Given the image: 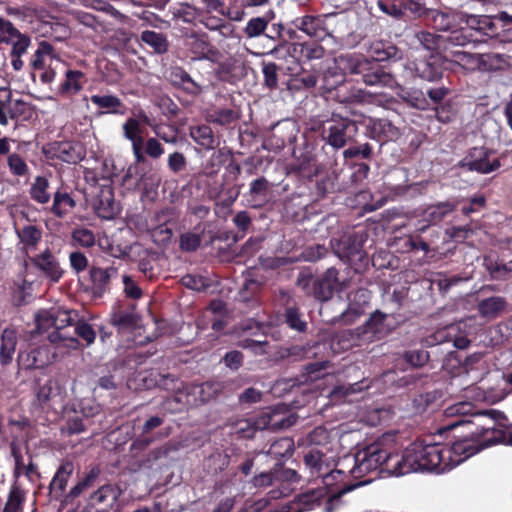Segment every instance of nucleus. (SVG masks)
I'll use <instances>...</instances> for the list:
<instances>
[{
	"label": "nucleus",
	"instance_id": "obj_5",
	"mask_svg": "<svg viewBox=\"0 0 512 512\" xmlns=\"http://www.w3.org/2000/svg\"><path fill=\"white\" fill-rule=\"evenodd\" d=\"M357 133L358 126L354 120L336 113L324 122L322 130L323 139L335 149H341L353 141Z\"/></svg>",
	"mask_w": 512,
	"mask_h": 512
},
{
	"label": "nucleus",
	"instance_id": "obj_3",
	"mask_svg": "<svg viewBox=\"0 0 512 512\" xmlns=\"http://www.w3.org/2000/svg\"><path fill=\"white\" fill-rule=\"evenodd\" d=\"M369 53L371 58L356 54L341 57L344 69L351 74L361 76L362 81L368 86L391 90L399 88L395 77L379 64L381 61L398 58L397 47L377 41L370 45Z\"/></svg>",
	"mask_w": 512,
	"mask_h": 512
},
{
	"label": "nucleus",
	"instance_id": "obj_8",
	"mask_svg": "<svg viewBox=\"0 0 512 512\" xmlns=\"http://www.w3.org/2000/svg\"><path fill=\"white\" fill-rule=\"evenodd\" d=\"M363 236L357 233H345L337 239H332L330 244L336 256L340 259L352 260L361 258L363 251Z\"/></svg>",
	"mask_w": 512,
	"mask_h": 512
},
{
	"label": "nucleus",
	"instance_id": "obj_29",
	"mask_svg": "<svg viewBox=\"0 0 512 512\" xmlns=\"http://www.w3.org/2000/svg\"><path fill=\"white\" fill-rule=\"evenodd\" d=\"M426 17L430 21V24L433 26V28L438 31H448L453 26L454 16L450 12L438 9H430Z\"/></svg>",
	"mask_w": 512,
	"mask_h": 512
},
{
	"label": "nucleus",
	"instance_id": "obj_26",
	"mask_svg": "<svg viewBox=\"0 0 512 512\" xmlns=\"http://www.w3.org/2000/svg\"><path fill=\"white\" fill-rule=\"evenodd\" d=\"M121 494L122 491L118 486L106 484L95 491L92 494L91 499L97 504H104L108 507H112L114 503L118 501Z\"/></svg>",
	"mask_w": 512,
	"mask_h": 512
},
{
	"label": "nucleus",
	"instance_id": "obj_24",
	"mask_svg": "<svg viewBox=\"0 0 512 512\" xmlns=\"http://www.w3.org/2000/svg\"><path fill=\"white\" fill-rule=\"evenodd\" d=\"M16 233L23 248L27 251L35 250L42 239V230L32 224L17 228Z\"/></svg>",
	"mask_w": 512,
	"mask_h": 512
},
{
	"label": "nucleus",
	"instance_id": "obj_12",
	"mask_svg": "<svg viewBox=\"0 0 512 512\" xmlns=\"http://www.w3.org/2000/svg\"><path fill=\"white\" fill-rule=\"evenodd\" d=\"M295 423L294 416H283L277 411L263 412L261 415L252 419V425L255 432L258 430H279L292 426Z\"/></svg>",
	"mask_w": 512,
	"mask_h": 512
},
{
	"label": "nucleus",
	"instance_id": "obj_50",
	"mask_svg": "<svg viewBox=\"0 0 512 512\" xmlns=\"http://www.w3.org/2000/svg\"><path fill=\"white\" fill-rule=\"evenodd\" d=\"M437 396L434 392H427L416 396L412 401L413 410L417 414H422L432 405Z\"/></svg>",
	"mask_w": 512,
	"mask_h": 512
},
{
	"label": "nucleus",
	"instance_id": "obj_61",
	"mask_svg": "<svg viewBox=\"0 0 512 512\" xmlns=\"http://www.w3.org/2000/svg\"><path fill=\"white\" fill-rule=\"evenodd\" d=\"M72 238L83 247H91L95 243V236L93 232L85 228L74 230Z\"/></svg>",
	"mask_w": 512,
	"mask_h": 512
},
{
	"label": "nucleus",
	"instance_id": "obj_52",
	"mask_svg": "<svg viewBox=\"0 0 512 512\" xmlns=\"http://www.w3.org/2000/svg\"><path fill=\"white\" fill-rule=\"evenodd\" d=\"M237 118V113L232 109H218L209 115V121L219 125L230 124Z\"/></svg>",
	"mask_w": 512,
	"mask_h": 512
},
{
	"label": "nucleus",
	"instance_id": "obj_15",
	"mask_svg": "<svg viewBox=\"0 0 512 512\" xmlns=\"http://www.w3.org/2000/svg\"><path fill=\"white\" fill-rule=\"evenodd\" d=\"M226 388L224 382L208 381L199 385H192L189 394L195 396L193 405H203L217 398Z\"/></svg>",
	"mask_w": 512,
	"mask_h": 512
},
{
	"label": "nucleus",
	"instance_id": "obj_62",
	"mask_svg": "<svg viewBox=\"0 0 512 512\" xmlns=\"http://www.w3.org/2000/svg\"><path fill=\"white\" fill-rule=\"evenodd\" d=\"M7 162L11 172L14 175L23 176L28 171L25 161L17 154L9 155Z\"/></svg>",
	"mask_w": 512,
	"mask_h": 512
},
{
	"label": "nucleus",
	"instance_id": "obj_39",
	"mask_svg": "<svg viewBox=\"0 0 512 512\" xmlns=\"http://www.w3.org/2000/svg\"><path fill=\"white\" fill-rule=\"evenodd\" d=\"M174 82L182 87V89L192 95H198L202 92V87L184 70L178 69L173 73Z\"/></svg>",
	"mask_w": 512,
	"mask_h": 512
},
{
	"label": "nucleus",
	"instance_id": "obj_45",
	"mask_svg": "<svg viewBox=\"0 0 512 512\" xmlns=\"http://www.w3.org/2000/svg\"><path fill=\"white\" fill-rule=\"evenodd\" d=\"M316 279L313 277L312 273L309 270H302L299 272L296 285L299 287L306 295L314 297V291H316Z\"/></svg>",
	"mask_w": 512,
	"mask_h": 512
},
{
	"label": "nucleus",
	"instance_id": "obj_27",
	"mask_svg": "<svg viewBox=\"0 0 512 512\" xmlns=\"http://www.w3.org/2000/svg\"><path fill=\"white\" fill-rule=\"evenodd\" d=\"M506 301L502 297L494 296L481 300L478 303L479 314L487 319L496 318L505 308Z\"/></svg>",
	"mask_w": 512,
	"mask_h": 512
},
{
	"label": "nucleus",
	"instance_id": "obj_37",
	"mask_svg": "<svg viewBox=\"0 0 512 512\" xmlns=\"http://www.w3.org/2000/svg\"><path fill=\"white\" fill-rule=\"evenodd\" d=\"M24 500L25 491L20 486L13 485L10 489L4 512H21Z\"/></svg>",
	"mask_w": 512,
	"mask_h": 512
},
{
	"label": "nucleus",
	"instance_id": "obj_63",
	"mask_svg": "<svg viewBox=\"0 0 512 512\" xmlns=\"http://www.w3.org/2000/svg\"><path fill=\"white\" fill-rule=\"evenodd\" d=\"M167 164L173 173H179L186 168V157L181 152H174L168 156Z\"/></svg>",
	"mask_w": 512,
	"mask_h": 512
},
{
	"label": "nucleus",
	"instance_id": "obj_6",
	"mask_svg": "<svg viewBox=\"0 0 512 512\" xmlns=\"http://www.w3.org/2000/svg\"><path fill=\"white\" fill-rule=\"evenodd\" d=\"M77 313L73 310L54 309V330L48 333V340L57 346L77 349L79 341L71 333L76 323Z\"/></svg>",
	"mask_w": 512,
	"mask_h": 512
},
{
	"label": "nucleus",
	"instance_id": "obj_18",
	"mask_svg": "<svg viewBox=\"0 0 512 512\" xmlns=\"http://www.w3.org/2000/svg\"><path fill=\"white\" fill-rule=\"evenodd\" d=\"M89 273L92 281L93 294L102 296L109 288L110 279L116 276L117 269L114 267L106 269L92 267Z\"/></svg>",
	"mask_w": 512,
	"mask_h": 512
},
{
	"label": "nucleus",
	"instance_id": "obj_23",
	"mask_svg": "<svg viewBox=\"0 0 512 512\" xmlns=\"http://www.w3.org/2000/svg\"><path fill=\"white\" fill-rule=\"evenodd\" d=\"M293 25L309 37L322 38L325 36L322 21L318 17L304 16L297 18L293 21Z\"/></svg>",
	"mask_w": 512,
	"mask_h": 512
},
{
	"label": "nucleus",
	"instance_id": "obj_43",
	"mask_svg": "<svg viewBox=\"0 0 512 512\" xmlns=\"http://www.w3.org/2000/svg\"><path fill=\"white\" fill-rule=\"evenodd\" d=\"M180 449L179 443L167 442L161 447L151 450L146 458V462L151 464L152 462L158 461L163 458H167L170 453L176 452Z\"/></svg>",
	"mask_w": 512,
	"mask_h": 512
},
{
	"label": "nucleus",
	"instance_id": "obj_17",
	"mask_svg": "<svg viewBox=\"0 0 512 512\" xmlns=\"http://www.w3.org/2000/svg\"><path fill=\"white\" fill-rule=\"evenodd\" d=\"M186 48L194 55V59H205L211 51V45L206 34L196 32L186 33L184 36Z\"/></svg>",
	"mask_w": 512,
	"mask_h": 512
},
{
	"label": "nucleus",
	"instance_id": "obj_46",
	"mask_svg": "<svg viewBox=\"0 0 512 512\" xmlns=\"http://www.w3.org/2000/svg\"><path fill=\"white\" fill-rule=\"evenodd\" d=\"M138 316L134 313L118 312L111 317V323L119 328H135L138 325Z\"/></svg>",
	"mask_w": 512,
	"mask_h": 512
},
{
	"label": "nucleus",
	"instance_id": "obj_54",
	"mask_svg": "<svg viewBox=\"0 0 512 512\" xmlns=\"http://www.w3.org/2000/svg\"><path fill=\"white\" fill-rule=\"evenodd\" d=\"M71 333H75V336L78 335L80 338H82L88 346L94 342L96 337L95 331L91 325L84 321L76 320L75 326Z\"/></svg>",
	"mask_w": 512,
	"mask_h": 512
},
{
	"label": "nucleus",
	"instance_id": "obj_9",
	"mask_svg": "<svg viewBox=\"0 0 512 512\" xmlns=\"http://www.w3.org/2000/svg\"><path fill=\"white\" fill-rule=\"evenodd\" d=\"M26 102L13 98L12 91L0 87V125L7 126L10 120H15L25 113Z\"/></svg>",
	"mask_w": 512,
	"mask_h": 512
},
{
	"label": "nucleus",
	"instance_id": "obj_10",
	"mask_svg": "<svg viewBox=\"0 0 512 512\" xmlns=\"http://www.w3.org/2000/svg\"><path fill=\"white\" fill-rule=\"evenodd\" d=\"M460 165L469 171L487 174L498 169L500 162L497 158L490 159V153L484 148H474Z\"/></svg>",
	"mask_w": 512,
	"mask_h": 512
},
{
	"label": "nucleus",
	"instance_id": "obj_31",
	"mask_svg": "<svg viewBox=\"0 0 512 512\" xmlns=\"http://www.w3.org/2000/svg\"><path fill=\"white\" fill-rule=\"evenodd\" d=\"M456 209V204L451 202H440L438 204L429 206L425 210L426 220L432 223L440 222L444 219L449 213L453 212Z\"/></svg>",
	"mask_w": 512,
	"mask_h": 512
},
{
	"label": "nucleus",
	"instance_id": "obj_11",
	"mask_svg": "<svg viewBox=\"0 0 512 512\" xmlns=\"http://www.w3.org/2000/svg\"><path fill=\"white\" fill-rule=\"evenodd\" d=\"M338 275V270L331 267L321 277L316 278V291H314V298L316 300L321 302L328 301L332 298L335 291L342 289Z\"/></svg>",
	"mask_w": 512,
	"mask_h": 512
},
{
	"label": "nucleus",
	"instance_id": "obj_14",
	"mask_svg": "<svg viewBox=\"0 0 512 512\" xmlns=\"http://www.w3.org/2000/svg\"><path fill=\"white\" fill-rule=\"evenodd\" d=\"M31 263L52 282H57L62 277L63 270L49 249L31 258Z\"/></svg>",
	"mask_w": 512,
	"mask_h": 512
},
{
	"label": "nucleus",
	"instance_id": "obj_19",
	"mask_svg": "<svg viewBox=\"0 0 512 512\" xmlns=\"http://www.w3.org/2000/svg\"><path fill=\"white\" fill-rule=\"evenodd\" d=\"M91 102L101 109L98 115L102 114H119L125 113V106L120 98L115 95H92L90 98Z\"/></svg>",
	"mask_w": 512,
	"mask_h": 512
},
{
	"label": "nucleus",
	"instance_id": "obj_56",
	"mask_svg": "<svg viewBox=\"0 0 512 512\" xmlns=\"http://www.w3.org/2000/svg\"><path fill=\"white\" fill-rule=\"evenodd\" d=\"M385 318L386 315L380 311L374 312L362 326L367 331V335L379 332L384 324Z\"/></svg>",
	"mask_w": 512,
	"mask_h": 512
},
{
	"label": "nucleus",
	"instance_id": "obj_49",
	"mask_svg": "<svg viewBox=\"0 0 512 512\" xmlns=\"http://www.w3.org/2000/svg\"><path fill=\"white\" fill-rule=\"evenodd\" d=\"M328 254V248L321 244L307 246L301 252V259L307 262H315Z\"/></svg>",
	"mask_w": 512,
	"mask_h": 512
},
{
	"label": "nucleus",
	"instance_id": "obj_20",
	"mask_svg": "<svg viewBox=\"0 0 512 512\" xmlns=\"http://www.w3.org/2000/svg\"><path fill=\"white\" fill-rule=\"evenodd\" d=\"M17 342L18 337L15 329L7 327L2 331L0 345V362L2 365L11 363Z\"/></svg>",
	"mask_w": 512,
	"mask_h": 512
},
{
	"label": "nucleus",
	"instance_id": "obj_57",
	"mask_svg": "<svg viewBox=\"0 0 512 512\" xmlns=\"http://www.w3.org/2000/svg\"><path fill=\"white\" fill-rule=\"evenodd\" d=\"M201 244V237L198 234L187 232L180 237V248L183 251H195Z\"/></svg>",
	"mask_w": 512,
	"mask_h": 512
},
{
	"label": "nucleus",
	"instance_id": "obj_48",
	"mask_svg": "<svg viewBox=\"0 0 512 512\" xmlns=\"http://www.w3.org/2000/svg\"><path fill=\"white\" fill-rule=\"evenodd\" d=\"M285 320L288 326L298 332L305 331L307 323L302 319L297 307H288L285 311Z\"/></svg>",
	"mask_w": 512,
	"mask_h": 512
},
{
	"label": "nucleus",
	"instance_id": "obj_34",
	"mask_svg": "<svg viewBox=\"0 0 512 512\" xmlns=\"http://www.w3.org/2000/svg\"><path fill=\"white\" fill-rule=\"evenodd\" d=\"M49 182L45 177H36L34 183L30 188L31 198L40 204H45L50 200V193L48 192Z\"/></svg>",
	"mask_w": 512,
	"mask_h": 512
},
{
	"label": "nucleus",
	"instance_id": "obj_51",
	"mask_svg": "<svg viewBox=\"0 0 512 512\" xmlns=\"http://www.w3.org/2000/svg\"><path fill=\"white\" fill-rule=\"evenodd\" d=\"M11 38L14 39L11 42L12 50L10 56L22 57V55L26 54L27 49L30 46V38L20 32H18V35H14Z\"/></svg>",
	"mask_w": 512,
	"mask_h": 512
},
{
	"label": "nucleus",
	"instance_id": "obj_64",
	"mask_svg": "<svg viewBox=\"0 0 512 512\" xmlns=\"http://www.w3.org/2000/svg\"><path fill=\"white\" fill-rule=\"evenodd\" d=\"M181 281L185 287L195 291H203L208 287L207 280L201 276L186 275Z\"/></svg>",
	"mask_w": 512,
	"mask_h": 512
},
{
	"label": "nucleus",
	"instance_id": "obj_2",
	"mask_svg": "<svg viewBox=\"0 0 512 512\" xmlns=\"http://www.w3.org/2000/svg\"><path fill=\"white\" fill-rule=\"evenodd\" d=\"M445 415L453 416H471L469 420H458L451 424L455 427L461 424H473L476 429L471 432V438H465L475 448L477 452L496 444L512 446V433L503 429L495 428V421L503 417V413L497 410L474 411L470 402H458L445 409Z\"/></svg>",
	"mask_w": 512,
	"mask_h": 512
},
{
	"label": "nucleus",
	"instance_id": "obj_53",
	"mask_svg": "<svg viewBox=\"0 0 512 512\" xmlns=\"http://www.w3.org/2000/svg\"><path fill=\"white\" fill-rule=\"evenodd\" d=\"M278 66L273 62H263L262 72L264 76V84L269 89H274L278 85Z\"/></svg>",
	"mask_w": 512,
	"mask_h": 512
},
{
	"label": "nucleus",
	"instance_id": "obj_47",
	"mask_svg": "<svg viewBox=\"0 0 512 512\" xmlns=\"http://www.w3.org/2000/svg\"><path fill=\"white\" fill-rule=\"evenodd\" d=\"M75 202L67 193L56 192L54 195V201L52 211L58 217H62L66 213V207H74Z\"/></svg>",
	"mask_w": 512,
	"mask_h": 512
},
{
	"label": "nucleus",
	"instance_id": "obj_59",
	"mask_svg": "<svg viewBox=\"0 0 512 512\" xmlns=\"http://www.w3.org/2000/svg\"><path fill=\"white\" fill-rule=\"evenodd\" d=\"M454 62L465 68H473L478 63L479 56L465 51H454L452 53Z\"/></svg>",
	"mask_w": 512,
	"mask_h": 512
},
{
	"label": "nucleus",
	"instance_id": "obj_28",
	"mask_svg": "<svg viewBox=\"0 0 512 512\" xmlns=\"http://www.w3.org/2000/svg\"><path fill=\"white\" fill-rule=\"evenodd\" d=\"M371 336H367V331L363 327L344 330L338 335V342L342 349H349L353 346L360 345V341L370 340Z\"/></svg>",
	"mask_w": 512,
	"mask_h": 512
},
{
	"label": "nucleus",
	"instance_id": "obj_33",
	"mask_svg": "<svg viewBox=\"0 0 512 512\" xmlns=\"http://www.w3.org/2000/svg\"><path fill=\"white\" fill-rule=\"evenodd\" d=\"M411 37L413 41L430 51L436 50L440 42L444 40V37L424 30L414 31Z\"/></svg>",
	"mask_w": 512,
	"mask_h": 512
},
{
	"label": "nucleus",
	"instance_id": "obj_22",
	"mask_svg": "<svg viewBox=\"0 0 512 512\" xmlns=\"http://www.w3.org/2000/svg\"><path fill=\"white\" fill-rule=\"evenodd\" d=\"M460 21L465 23L468 28L482 34H487L496 28L492 18L487 15H473L461 12Z\"/></svg>",
	"mask_w": 512,
	"mask_h": 512
},
{
	"label": "nucleus",
	"instance_id": "obj_42",
	"mask_svg": "<svg viewBox=\"0 0 512 512\" xmlns=\"http://www.w3.org/2000/svg\"><path fill=\"white\" fill-rule=\"evenodd\" d=\"M32 295V283L25 279H21L15 283L13 289V299L17 306L26 304Z\"/></svg>",
	"mask_w": 512,
	"mask_h": 512
},
{
	"label": "nucleus",
	"instance_id": "obj_21",
	"mask_svg": "<svg viewBox=\"0 0 512 512\" xmlns=\"http://www.w3.org/2000/svg\"><path fill=\"white\" fill-rule=\"evenodd\" d=\"M322 498V493L317 490H311L302 493L295 497V499L285 507L283 512H304L311 510L315 505L319 504Z\"/></svg>",
	"mask_w": 512,
	"mask_h": 512
},
{
	"label": "nucleus",
	"instance_id": "obj_7",
	"mask_svg": "<svg viewBox=\"0 0 512 512\" xmlns=\"http://www.w3.org/2000/svg\"><path fill=\"white\" fill-rule=\"evenodd\" d=\"M43 153L49 159H57L69 164H76L84 159L86 151L80 142H52L43 147Z\"/></svg>",
	"mask_w": 512,
	"mask_h": 512
},
{
	"label": "nucleus",
	"instance_id": "obj_58",
	"mask_svg": "<svg viewBox=\"0 0 512 512\" xmlns=\"http://www.w3.org/2000/svg\"><path fill=\"white\" fill-rule=\"evenodd\" d=\"M267 21L264 18H252L245 28V33L249 38L261 35L267 27Z\"/></svg>",
	"mask_w": 512,
	"mask_h": 512
},
{
	"label": "nucleus",
	"instance_id": "obj_32",
	"mask_svg": "<svg viewBox=\"0 0 512 512\" xmlns=\"http://www.w3.org/2000/svg\"><path fill=\"white\" fill-rule=\"evenodd\" d=\"M72 472V463L67 462L62 464L50 483V491L56 494L61 493L65 489L68 478Z\"/></svg>",
	"mask_w": 512,
	"mask_h": 512
},
{
	"label": "nucleus",
	"instance_id": "obj_13",
	"mask_svg": "<svg viewBox=\"0 0 512 512\" xmlns=\"http://www.w3.org/2000/svg\"><path fill=\"white\" fill-rule=\"evenodd\" d=\"M273 185L265 177L253 180L249 190L245 194L249 205L253 208H260L266 205L270 199Z\"/></svg>",
	"mask_w": 512,
	"mask_h": 512
},
{
	"label": "nucleus",
	"instance_id": "obj_40",
	"mask_svg": "<svg viewBox=\"0 0 512 512\" xmlns=\"http://www.w3.org/2000/svg\"><path fill=\"white\" fill-rule=\"evenodd\" d=\"M173 19L184 23H193L200 15V10L188 3H181L178 8L172 12Z\"/></svg>",
	"mask_w": 512,
	"mask_h": 512
},
{
	"label": "nucleus",
	"instance_id": "obj_38",
	"mask_svg": "<svg viewBox=\"0 0 512 512\" xmlns=\"http://www.w3.org/2000/svg\"><path fill=\"white\" fill-rule=\"evenodd\" d=\"M294 451V442L291 438L283 437L274 441L267 454L278 459L290 456Z\"/></svg>",
	"mask_w": 512,
	"mask_h": 512
},
{
	"label": "nucleus",
	"instance_id": "obj_35",
	"mask_svg": "<svg viewBox=\"0 0 512 512\" xmlns=\"http://www.w3.org/2000/svg\"><path fill=\"white\" fill-rule=\"evenodd\" d=\"M415 70L419 77L427 81H436L442 77L440 66L432 61H420L416 64Z\"/></svg>",
	"mask_w": 512,
	"mask_h": 512
},
{
	"label": "nucleus",
	"instance_id": "obj_16",
	"mask_svg": "<svg viewBox=\"0 0 512 512\" xmlns=\"http://www.w3.org/2000/svg\"><path fill=\"white\" fill-rule=\"evenodd\" d=\"M35 397L40 406H52L55 403H61L63 397L60 387L53 379H48L43 384H38L35 391Z\"/></svg>",
	"mask_w": 512,
	"mask_h": 512
},
{
	"label": "nucleus",
	"instance_id": "obj_36",
	"mask_svg": "<svg viewBox=\"0 0 512 512\" xmlns=\"http://www.w3.org/2000/svg\"><path fill=\"white\" fill-rule=\"evenodd\" d=\"M66 79L61 84L60 91L64 94H76L82 88V78L84 74L76 70H67Z\"/></svg>",
	"mask_w": 512,
	"mask_h": 512
},
{
	"label": "nucleus",
	"instance_id": "obj_60",
	"mask_svg": "<svg viewBox=\"0 0 512 512\" xmlns=\"http://www.w3.org/2000/svg\"><path fill=\"white\" fill-rule=\"evenodd\" d=\"M399 95L403 100L417 109H425L427 106V102L420 91L407 92L402 90V93Z\"/></svg>",
	"mask_w": 512,
	"mask_h": 512
},
{
	"label": "nucleus",
	"instance_id": "obj_1",
	"mask_svg": "<svg viewBox=\"0 0 512 512\" xmlns=\"http://www.w3.org/2000/svg\"><path fill=\"white\" fill-rule=\"evenodd\" d=\"M477 453L468 440H458L452 445L415 442L400 455L402 475L422 470L445 472Z\"/></svg>",
	"mask_w": 512,
	"mask_h": 512
},
{
	"label": "nucleus",
	"instance_id": "obj_55",
	"mask_svg": "<svg viewBox=\"0 0 512 512\" xmlns=\"http://www.w3.org/2000/svg\"><path fill=\"white\" fill-rule=\"evenodd\" d=\"M403 6L416 17L426 16L430 8L426 7L425 0H401L400 7Z\"/></svg>",
	"mask_w": 512,
	"mask_h": 512
},
{
	"label": "nucleus",
	"instance_id": "obj_30",
	"mask_svg": "<svg viewBox=\"0 0 512 512\" xmlns=\"http://www.w3.org/2000/svg\"><path fill=\"white\" fill-rule=\"evenodd\" d=\"M141 41L150 46L156 53L163 54L168 51V41L164 34L151 30L141 33Z\"/></svg>",
	"mask_w": 512,
	"mask_h": 512
},
{
	"label": "nucleus",
	"instance_id": "obj_4",
	"mask_svg": "<svg viewBox=\"0 0 512 512\" xmlns=\"http://www.w3.org/2000/svg\"><path fill=\"white\" fill-rule=\"evenodd\" d=\"M356 470L359 474H368L379 468L395 476H402L399 454H391L378 445H370L360 450L356 456Z\"/></svg>",
	"mask_w": 512,
	"mask_h": 512
},
{
	"label": "nucleus",
	"instance_id": "obj_41",
	"mask_svg": "<svg viewBox=\"0 0 512 512\" xmlns=\"http://www.w3.org/2000/svg\"><path fill=\"white\" fill-rule=\"evenodd\" d=\"M305 465L310 469L312 475H323L324 455L319 450H311L304 456Z\"/></svg>",
	"mask_w": 512,
	"mask_h": 512
},
{
	"label": "nucleus",
	"instance_id": "obj_44",
	"mask_svg": "<svg viewBox=\"0 0 512 512\" xmlns=\"http://www.w3.org/2000/svg\"><path fill=\"white\" fill-rule=\"evenodd\" d=\"M35 322L37 332H48L50 329L54 330V309L38 311L35 314Z\"/></svg>",
	"mask_w": 512,
	"mask_h": 512
},
{
	"label": "nucleus",
	"instance_id": "obj_25",
	"mask_svg": "<svg viewBox=\"0 0 512 512\" xmlns=\"http://www.w3.org/2000/svg\"><path fill=\"white\" fill-rule=\"evenodd\" d=\"M191 138L205 149H215L219 145L212 129L207 125H201L190 129Z\"/></svg>",
	"mask_w": 512,
	"mask_h": 512
}]
</instances>
